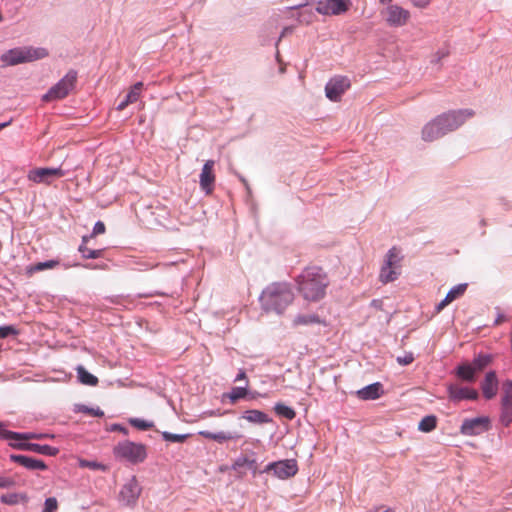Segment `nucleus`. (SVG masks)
I'll use <instances>...</instances> for the list:
<instances>
[{
    "label": "nucleus",
    "mask_w": 512,
    "mask_h": 512,
    "mask_svg": "<svg viewBox=\"0 0 512 512\" xmlns=\"http://www.w3.org/2000/svg\"><path fill=\"white\" fill-rule=\"evenodd\" d=\"M297 289L306 301L317 302L324 298L329 279L318 266L305 268L296 279Z\"/></svg>",
    "instance_id": "f257e3e1"
},
{
    "label": "nucleus",
    "mask_w": 512,
    "mask_h": 512,
    "mask_svg": "<svg viewBox=\"0 0 512 512\" xmlns=\"http://www.w3.org/2000/svg\"><path fill=\"white\" fill-rule=\"evenodd\" d=\"M294 294L286 283H273L266 287L261 296L260 303L266 312L281 315L292 303Z\"/></svg>",
    "instance_id": "f03ea898"
},
{
    "label": "nucleus",
    "mask_w": 512,
    "mask_h": 512,
    "mask_svg": "<svg viewBox=\"0 0 512 512\" xmlns=\"http://www.w3.org/2000/svg\"><path fill=\"white\" fill-rule=\"evenodd\" d=\"M47 55L48 52L45 48L17 47L3 53L1 55V61L6 66H14L43 59Z\"/></svg>",
    "instance_id": "7ed1b4c3"
},
{
    "label": "nucleus",
    "mask_w": 512,
    "mask_h": 512,
    "mask_svg": "<svg viewBox=\"0 0 512 512\" xmlns=\"http://www.w3.org/2000/svg\"><path fill=\"white\" fill-rule=\"evenodd\" d=\"M115 458L125 460L133 464L143 462L147 457L146 446L129 440L119 442L113 448Z\"/></svg>",
    "instance_id": "20e7f679"
},
{
    "label": "nucleus",
    "mask_w": 512,
    "mask_h": 512,
    "mask_svg": "<svg viewBox=\"0 0 512 512\" xmlns=\"http://www.w3.org/2000/svg\"><path fill=\"white\" fill-rule=\"evenodd\" d=\"M77 81V73L70 70L57 84H55L44 96V101L59 100L65 98L74 88Z\"/></svg>",
    "instance_id": "39448f33"
},
{
    "label": "nucleus",
    "mask_w": 512,
    "mask_h": 512,
    "mask_svg": "<svg viewBox=\"0 0 512 512\" xmlns=\"http://www.w3.org/2000/svg\"><path fill=\"white\" fill-rule=\"evenodd\" d=\"M474 112L469 109L454 110L437 116L438 122L444 126V132L448 133L456 130L463 125L469 118L473 117Z\"/></svg>",
    "instance_id": "423d86ee"
},
{
    "label": "nucleus",
    "mask_w": 512,
    "mask_h": 512,
    "mask_svg": "<svg viewBox=\"0 0 512 512\" xmlns=\"http://www.w3.org/2000/svg\"><path fill=\"white\" fill-rule=\"evenodd\" d=\"M64 175L65 172L61 167H38L31 169L27 174V178L35 184L50 185L54 179H59Z\"/></svg>",
    "instance_id": "0eeeda50"
},
{
    "label": "nucleus",
    "mask_w": 512,
    "mask_h": 512,
    "mask_svg": "<svg viewBox=\"0 0 512 512\" xmlns=\"http://www.w3.org/2000/svg\"><path fill=\"white\" fill-rule=\"evenodd\" d=\"M385 22L392 27H402L409 22L410 12L399 5L390 4L381 11Z\"/></svg>",
    "instance_id": "6e6552de"
},
{
    "label": "nucleus",
    "mask_w": 512,
    "mask_h": 512,
    "mask_svg": "<svg viewBox=\"0 0 512 512\" xmlns=\"http://www.w3.org/2000/svg\"><path fill=\"white\" fill-rule=\"evenodd\" d=\"M263 472H273L279 479H288L296 475L298 465L295 459H286L269 463Z\"/></svg>",
    "instance_id": "1a4fd4ad"
},
{
    "label": "nucleus",
    "mask_w": 512,
    "mask_h": 512,
    "mask_svg": "<svg viewBox=\"0 0 512 512\" xmlns=\"http://www.w3.org/2000/svg\"><path fill=\"white\" fill-rule=\"evenodd\" d=\"M350 5V0H319L315 9L321 15L336 16L347 12Z\"/></svg>",
    "instance_id": "9d476101"
},
{
    "label": "nucleus",
    "mask_w": 512,
    "mask_h": 512,
    "mask_svg": "<svg viewBox=\"0 0 512 512\" xmlns=\"http://www.w3.org/2000/svg\"><path fill=\"white\" fill-rule=\"evenodd\" d=\"M491 427L490 419L486 416L465 419L460 427V433L465 436H477Z\"/></svg>",
    "instance_id": "9b49d317"
},
{
    "label": "nucleus",
    "mask_w": 512,
    "mask_h": 512,
    "mask_svg": "<svg viewBox=\"0 0 512 512\" xmlns=\"http://www.w3.org/2000/svg\"><path fill=\"white\" fill-rule=\"evenodd\" d=\"M500 421L504 426H509L512 423V381L511 380H506L502 384Z\"/></svg>",
    "instance_id": "f8f14e48"
},
{
    "label": "nucleus",
    "mask_w": 512,
    "mask_h": 512,
    "mask_svg": "<svg viewBox=\"0 0 512 512\" xmlns=\"http://www.w3.org/2000/svg\"><path fill=\"white\" fill-rule=\"evenodd\" d=\"M350 81L347 77L337 76L326 84L325 93L326 97L331 101H339L344 92L349 89Z\"/></svg>",
    "instance_id": "ddd939ff"
},
{
    "label": "nucleus",
    "mask_w": 512,
    "mask_h": 512,
    "mask_svg": "<svg viewBox=\"0 0 512 512\" xmlns=\"http://www.w3.org/2000/svg\"><path fill=\"white\" fill-rule=\"evenodd\" d=\"M214 166V160H207L200 173V188L206 195H211L215 187L216 175L214 173Z\"/></svg>",
    "instance_id": "4468645a"
},
{
    "label": "nucleus",
    "mask_w": 512,
    "mask_h": 512,
    "mask_svg": "<svg viewBox=\"0 0 512 512\" xmlns=\"http://www.w3.org/2000/svg\"><path fill=\"white\" fill-rule=\"evenodd\" d=\"M141 492L142 488L136 477L133 476L122 487L120 491V498L126 505L133 506L136 504Z\"/></svg>",
    "instance_id": "2eb2a0df"
},
{
    "label": "nucleus",
    "mask_w": 512,
    "mask_h": 512,
    "mask_svg": "<svg viewBox=\"0 0 512 512\" xmlns=\"http://www.w3.org/2000/svg\"><path fill=\"white\" fill-rule=\"evenodd\" d=\"M447 389L449 399L454 402L462 400H476L478 398V392L475 389L461 387L456 384L449 385Z\"/></svg>",
    "instance_id": "dca6fc26"
},
{
    "label": "nucleus",
    "mask_w": 512,
    "mask_h": 512,
    "mask_svg": "<svg viewBox=\"0 0 512 512\" xmlns=\"http://www.w3.org/2000/svg\"><path fill=\"white\" fill-rule=\"evenodd\" d=\"M12 447L20 449V450H27L32 451L38 454L42 455H48V456H56L59 453V449L56 447H52L49 445H41L37 443H29V442H17V443H11Z\"/></svg>",
    "instance_id": "f3484780"
},
{
    "label": "nucleus",
    "mask_w": 512,
    "mask_h": 512,
    "mask_svg": "<svg viewBox=\"0 0 512 512\" xmlns=\"http://www.w3.org/2000/svg\"><path fill=\"white\" fill-rule=\"evenodd\" d=\"M445 134L444 126L438 122L437 118H434L431 122L427 123L422 130V138L428 142L434 141Z\"/></svg>",
    "instance_id": "a211bd4d"
},
{
    "label": "nucleus",
    "mask_w": 512,
    "mask_h": 512,
    "mask_svg": "<svg viewBox=\"0 0 512 512\" xmlns=\"http://www.w3.org/2000/svg\"><path fill=\"white\" fill-rule=\"evenodd\" d=\"M11 461L18 463L28 470H46L47 465L40 459L32 458L25 455H11Z\"/></svg>",
    "instance_id": "6ab92c4d"
},
{
    "label": "nucleus",
    "mask_w": 512,
    "mask_h": 512,
    "mask_svg": "<svg viewBox=\"0 0 512 512\" xmlns=\"http://www.w3.org/2000/svg\"><path fill=\"white\" fill-rule=\"evenodd\" d=\"M234 470H238L240 468L246 467L251 470L254 474L258 472L259 463L255 458V453L250 452L249 454H241L232 465Z\"/></svg>",
    "instance_id": "aec40b11"
},
{
    "label": "nucleus",
    "mask_w": 512,
    "mask_h": 512,
    "mask_svg": "<svg viewBox=\"0 0 512 512\" xmlns=\"http://www.w3.org/2000/svg\"><path fill=\"white\" fill-rule=\"evenodd\" d=\"M383 394V386L381 383L376 382L370 384L356 392V395L361 400H375Z\"/></svg>",
    "instance_id": "412c9836"
},
{
    "label": "nucleus",
    "mask_w": 512,
    "mask_h": 512,
    "mask_svg": "<svg viewBox=\"0 0 512 512\" xmlns=\"http://www.w3.org/2000/svg\"><path fill=\"white\" fill-rule=\"evenodd\" d=\"M497 385H498V380H497L496 373L494 371L488 372L485 376L483 383H482L483 395L487 399L493 398L497 393Z\"/></svg>",
    "instance_id": "4be33fe9"
},
{
    "label": "nucleus",
    "mask_w": 512,
    "mask_h": 512,
    "mask_svg": "<svg viewBox=\"0 0 512 512\" xmlns=\"http://www.w3.org/2000/svg\"><path fill=\"white\" fill-rule=\"evenodd\" d=\"M467 286L468 285L466 283H462V284H458L455 287H453L446 294V297L437 305V307H436L437 311H441L448 304H450L454 300H456V299L460 298L462 295H464V293L467 289Z\"/></svg>",
    "instance_id": "5701e85b"
},
{
    "label": "nucleus",
    "mask_w": 512,
    "mask_h": 512,
    "mask_svg": "<svg viewBox=\"0 0 512 512\" xmlns=\"http://www.w3.org/2000/svg\"><path fill=\"white\" fill-rule=\"evenodd\" d=\"M142 88H143V83L142 82H137L136 84H134L129 92L127 93L125 99L123 101H121L118 106H117V109L119 111H122L124 110L128 105L132 104V103H135L139 97H140V94H141V91H142Z\"/></svg>",
    "instance_id": "b1692460"
},
{
    "label": "nucleus",
    "mask_w": 512,
    "mask_h": 512,
    "mask_svg": "<svg viewBox=\"0 0 512 512\" xmlns=\"http://www.w3.org/2000/svg\"><path fill=\"white\" fill-rule=\"evenodd\" d=\"M232 404H235L239 399L249 396L250 399H256L260 394L258 392L249 393L246 387H233L226 395Z\"/></svg>",
    "instance_id": "393cba45"
},
{
    "label": "nucleus",
    "mask_w": 512,
    "mask_h": 512,
    "mask_svg": "<svg viewBox=\"0 0 512 512\" xmlns=\"http://www.w3.org/2000/svg\"><path fill=\"white\" fill-rule=\"evenodd\" d=\"M242 418L254 424H265L271 421V418L266 413L256 409L247 410L242 415Z\"/></svg>",
    "instance_id": "a878e982"
},
{
    "label": "nucleus",
    "mask_w": 512,
    "mask_h": 512,
    "mask_svg": "<svg viewBox=\"0 0 512 512\" xmlns=\"http://www.w3.org/2000/svg\"><path fill=\"white\" fill-rule=\"evenodd\" d=\"M198 434L206 439L214 440L218 443H223L225 441H229V440L237 439V438L241 437V435L234 436L232 434L225 433V432L213 433L210 431H199Z\"/></svg>",
    "instance_id": "bb28decb"
},
{
    "label": "nucleus",
    "mask_w": 512,
    "mask_h": 512,
    "mask_svg": "<svg viewBox=\"0 0 512 512\" xmlns=\"http://www.w3.org/2000/svg\"><path fill=\"white\" fill-rule=\"evenodd\" d=\"M5 438L12 440H31V439H42V438H53L54 435L48 434H37V433H16L12 431L5 432Z\"/></svg>",
    "instance_id": "cd10ccee"
},
{
    "label": "nucleus",
    "mask_w": 512,
    "mask_h": 512,
    "mask_svg": "<svg viewBox=\"0 0 512 512\" xmlns=\"http://www.w3.org/2000/svg\"><path fill=\"white\" fill-rule=\"evenodd\" d=\"M456 375L464 381L473 382L476 373L469 363H464L457 367Z\"/></svg>",
    "instance_id": "c85d7f7f"
},
{
    "label": "nucleus",
    "mask_w": 512,
    "mask_h": 512,
    "mask_svg": "<svg viewBox=\"0 0 512 512\" xmlns=\"http://www.w3.org/2000/svg\"><path fill=\"white\" fill-rule=\"evenodd\" d=\"M78 379L82 384L89 386H96L98 384V379L96 376L92 375L83 366H78L76 368Z\"/></svg>",
    "instance_id": "c756f323"
},
{
    "label": "nucleus",
    "mask_w": 512,
    "mask_h": 512,
    "mask_svg": "<svg viewBox=\"0 0 512 512\" xmlns=\"http://www.w3.org/2000/svg\"><path fill=\"white\" fill-rule=\"evenodd\" d=\"M400 261V251L396 247L391 248L386 255L385 265L397 270L400 267Z\"/></svg>",
    "instance_id": "7c9ffc66"
},
{
    "label": "nucleus",
    "mask_w": 512,
    "mask_h": 512,
    "mask_svg": "<svg viewBox=\"0 0 512 512\" xmlns=\"http://www.w3.org/2000/svg\"><path fill=\"white\" fill-rule=\"evenodd\" d=\"M437 426V418L434 415H428L422 418L418 424V429L422 432H431Z\"/></svg>",
    "instance_id": "2f4dec72"
},
{
    "label": "nucleus",
    "mask_w": 512,
    "mask_h": 512,
    "mask_svg": "<svg viewBox=\"0 0 512 512\" xmlns=\"http://www.w3.org/2000/svg\"><path fill=\"white\" fill-rule=\"evenodd\" d=\"M398 275H399V273L397 272L396 269H393L387 265H384L381 268V271L379 274V279L382 283H388V282H392L395 279H397Z\"/></svg>",
    "instance_id": "473e14b6"
},
{
    "label": "nucleus",
    "mask_w": 512,
    "mask_h": 512,
    "mask_svg": "<svg viewBox=\"0 0 512 512\" xmlns=\"http://www.w3.org/2000/svg\"><path fill=\"white\" fill-rule=\"evenodd\" d=\"M491 362L490 355H479L476 357L472 363H469L471 367H473L474 372L477 374L481 372L484 368H486Z\"/></svg>",
    "instance_id": "72a5a7b5"
},
{
    "label": "nucleus",
    "mask_w": 512,
    "mask_h": 512,
    "mask_svg": "<svg viewBox=\"0 0 512 512\" xmlns=\"http://www.w3.org/2000/svg\"><path fill=\"white\" fill-rule=\"evenodd\" d=\"M274 411L277 415L284 417L288 420H292L296 417V412L291 407L286 406L283 403H276Z\"/></svg>",
    "instance_id": "f704fd0d"
},
{
    "label": "nucleus",
    "mask_w": 512,
    "mask_h": 512,
    "mask_svg": "<svg viewBox=\"0 0 512 512\" xmlns=\"http://www.w3.org/2000/svg\"><path fill=\"white\" fill-rule=\"evenodd\" d=\"M59 265V262L56 261V260H49V261H45V262H38L32 266L29 267V272L30 273H34V272H39V271H43L45 269H53L55 268L56 266Z\"/></svg>",
    "instance_id": "c9c22d12"
},
{
    "label": "nucleus",
    "mask_w": 512,
    "mask_h": 512,
    "mask_svg": "<svg viewBox=\"0 0 512 512\" xmlns=\"http://www.w3.org/2000/svg\"><path fill=\"white\" fill-rule=\"evenodd\" d=\"M79 251L82 253V256L85 259H96V258H100L103 255V250H101V249L92 250V249H89L84 244L80 245Z\"/></svg>",
    "instance_id": "e433bc0d"
},
{
    "label": "nucleus",
    "mask_w": 512,
    "mask_h": 512,
    "mask_svg": "<svg viewBox=\"0 0 512 512\" xmlns=\"http://www.w3.org/2000/svg\"><path fill=\"white\" fill-rule=\"evenodd\" d=\"M189 435H186V434H173V433H170V432H163L162 433V437L165 441H168V442H176V443H183L186 441V439L188 438Z\"/></svg>",
    "instance_id": "4c0bfd02"
},
{
    "label": "nucleus",
    "mask_w": 512,
    "mask_h": 512,
    "mask_svg": "<svg viewBox=\"0 0 512 512\" xmlns=\"http://www.w3.org/2000/svg\"><path fill=\"white\" fill-rule=\"evenodd\" d=\"M58 510V502L54 497L47 498L44 504V512H56Z\"/></svg>",
    "instance_id": "58836bf2"
},
{
    "label": "nucleus",
    "mask_w": 512,
    "mask_h": 512,
    "mask_svg": "<svg viewBox=\"0 0 512 512\" xmlns=\"http://www.w3.org/2000/svg\"><path fill=\"white\" fill-rule=\"evenodd\" d=\"M396 360L400 365L406 366L414 361V355L412 352H405L404 355L398 356Z\"/></svg>",
    "instance_id": "ea45409f"
},
{
    "label": "nucleus",
    "mask_w": 512,
    "mask_h": 512,
    "mask_svg": "<svg viewBox=\"0 0 512 512\" xmlns=\"http://www.w3.org/2000/svg\"><path fill=\"white\" fill-rule=\"evenodd\" d=\"M130 423L141 430H148L152 427V424L142 419H131Z\"/></svg>",
    "instance_id": "a19ab883"
},
{
    "label": "nucleus",
    "mask_w": 512,
    "mask_h": 512,
    "mask_svg": "<svg viewBox=\"0 0 512 512\" xmlns=\"http://www.w3.org/2000/svg\"><path fill=\"white\" fill-rule=\"evenodd\" d=\"M1 501L5 504H8V505H14V504H17L18 503V495L13 493V494H7V495H2L1 496Z\"/></svg>",
    "instance_id": "79ce46f5"
},
{
    "label": "nucleus",
    "mask_w": 512,
    "mask_h": 512,
    "mask_svg": "<svg viewBox=\"0 0 512 512\" xmlns=\"http://www.w3.org/2000/svg\"><path fill=\"white\" fill-rule=\"evenodd\" d=\"M16 331L12 326H2L0 327V338H5L10 334H15Z\"/></svg>",
    "instance_id": "37998d69"
},
{
    "label": "nucleus",
    "mask_w": 512,
    "mask_h": 512,
    "mask_svg": "<svg viewBox=\"0 0 512 512\" xmlns=\"http://www.w3.org/2000/svg\"><path fill=\"white\" fill-rule=\"evenodd\" d=\"M15 484L14 480L0 475V488H9Z\"/></svg>",
    "instance_id": "c03bdc74"
},
{
    "label": "nucleus",
    "mask_w": 512,
    "mask_h": 512,
    "mask_svg": "<svg viewBox=\"0 0 512 512\" xmlns=\"http://www.w3.org/2000/svg\"><path fill=\"white\" fill-rule=\"evenodd\" d=\"M105 224L102 221H98L95 223L93 228V235L103 234L105 232Z\"/></svg>",
    "instance_id": "a18cd8bd"
},
{
    "label": "nucleus",
    "mask_w": 512,
    "mask_h": 512,
    "mask_svg": "<svg viewBox=\"0 0 512 512\" xmlns=\"http://www.w3.org/2000/svg\"><path fill=\"white\" fill-rule=\"evenodd\" d=\"M413 4L419 8H426L431 0H411Z\"/></svg>",
    "instance_id": "49530a36"
},
{
    "label": "nucleus",
    "mask_w": 512,
    "mask_h": 512,
    "mask_svg": "<svg viewBox=\"0 0 512 512\" xmlns=\"http://www.w3.org/2000/svg\"><path fill=\"white\" fill-rule=\"evenodd\" d=\"M246 379H247V376H246L245 371L244 370H240L238 375L235 378V381L246 380Z\"/></svg>",
    "instance_id": "de8ad7c7"
},
{
    "label": "nucleus",
    "mask_w": 512,
    "mask_h": 512,
    "mask_svg": "<svg viewBox=\"0 0 512 512\" xmlns=\"http://www.w3.org/2000/svg\"><path fill=\"white\" fill-rule=\"evenodd\" d=\"M381 304H382V303H381V301H379V300H373V301H372V303H371V305H372V306H374V307H376V308L380 307V306H381Z\"/></svg>",
    "instance_id": "09e8293b"
},
{
    "label": "nucleus",
    "mask_w": 512,
    "mask_h": 512,
    "mask_svg": "<svg viewBox=\"0 0 512 512\" xmlns=\"http://www.w3.org/2000/svg\"><path fill=\"white\" fill-rule=\"evenodd\" d=\"M82 465L83 466H88V467H92V468H95L97 467V465L95 463H89V462H82Z\"/></svg>",
    "instance_id": "8fccbe9b"
},
{
    "label": "nucleus",
    "mask_w": 512,
    "mask_h": 512,
    "mask_svg": "<svg viewBox=\"0 0 512 512\" xmlns=\"http://www.w3.org/2000/svg\"><path fill=\"white\" fill-rule=\"evenodd\" d=\"M115 430H119L120 432L127 433V429L121 426H115Z\"/></svg>",
    "instance_id": "3c124183"
},
{
    "label": "nucleus",
    "mask_w": 512,
    "mask_h": 512,
    "mask_svg": "<svg viewBox=\"0 0 512 512\" xmlns=\"http://www.w3.org/2000/svg\"><path fill=\"white\" fill-rule=\"evenodd\" d=\"M10 125V122L0 123V130Z\"/></svg>",
    "instance_id": "603ef678"
},
{
    "label": "nucleus",
    "mask_w": 512,
    "mask_h": 512,
    "mask_svg": "<svg viewBox=\"0 0 512 512\" xmlns=\"http://www.w3.org/2000/svg\"><path fill=\"white\" fill-rule=\"evenodd\" d=\"M382 4L391 3L392 0H379Z\"/></svg>",
    "instance_id": "864d4df0"
},
{
    "label": "nucleus",
    "mask_w": 512,
    "mask_h": 512,
    "mask_svg": "<svg viewBox=\"0 0 512 512\" xmlns=\"http://www.w3.org/2000/svg\"><path fill=\"white\" fill-rule=\"evenodd\" d=\"M503 317H504L503 315H498V316H497V318H496V320H497V321L503 320Z\"/></svg>",
    "instance_id": "5fc2aeb1"
}]
</instances>
